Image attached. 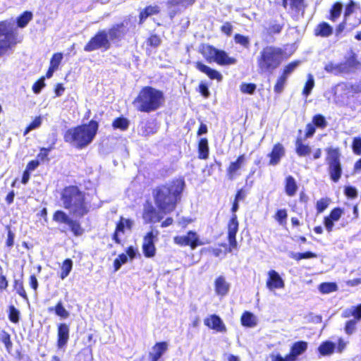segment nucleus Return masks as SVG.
I'll return each mask as SVG.
<instances>
[{"label":"nucleus","mask_w":361,"mask_h":361,"mask_svg":"<svg viewBox=\"0 0 361 361\" xmlns=\"http://www.w3.org/2000/svg\"><path fill=\"white\" fill-rule=\"evenodd\" d=\"M283 50L274 46H267L260 51L257 58V66L259 74H272L281 65Z\"/></svg>","instance_id":"obj_5"},{"label":"nucleus","mask_w":361,"mask_h":361,"mask_svg":"<svg viewBox=\"0 0 361 361\" xmlns=\"http://www.w3.org/2000/svg\"><path fill=\"white\" fill-rule=\"evenodd\" d=\"M160 13V8L157 5H148L142 9L139 13V25H142L147 18L157 15Z\"/></svg>","instance_id":"obj_26"},{"label":"nucleus","mask_w":361,"mask_h":361,"mask_svg":"<svg viewBox=\"0 0 361 361\" xmlns=\"http://www.w3.org/2000/svg\"><path fill=\"white\" fill-rule=\"evenodd\" d=\"M285 154L286 149L284 146L280 142H276L274 145L271 150L267 154V157L269 158V165H278Z\"/></svg>","instance_id":"obj_17"},{"label":"nucleus","mask_w":361,"mask_h":361,"mask_svg":"<svg viewBox=\"0 0 361 361\" xmlns=\"http://www.w3.org/2000/svg\"><path fill=\"white\" fill-rule=\"evenodd\" d=\"M351 148L355 154L361 155V137H353Z\"/></svg>","instance_id":"obj_64"},{"label":"nucleus","mask_w":361,"mask_h":361,"mask_svg":"<svg viewBox=\"0 0 361 361\" xmlns=\"http://www.w3.org/2000/svg\"><path fill=\"white\" fill-rule=\"evenodd\" d=\"M286 80L287 78L284 76L281 75L279 76L274 86V91L276 94H279L283 92L286 83Z\"/></svg>","instance_id":"obj_50"},{"label":"nucleus","mask_w":361,"mask_h":361,"mask_svg":"<svg viewBox=\"0 0 361 361\" xmlns=\"http://www.w3.org/2000/svg\"><path fill=\"white\" fill-rule=\"evenodd\" d=\"M196 0H168L167 5L170 7H175L181 6L183 8H187L195 4Z\"/></svg>","instance_id":"obj_49"},{"label":"nucleus","mask_w":361,"mask_h":361,"mask_svg":"<svg viewBox=\"0 0 361 361\" xmlns=\"http://www.w3.org/2000/svg\"><path fill=\"white\" fill-rule=\"evenodd\" d=\"M348 18L343 17V20L336 26L335 35L336 37H339L343 32L346 27L348 25Z\"/></svg>","instance_id":"obj_63"},{"label":"nucleus","mask_w":361,"mask_h":361,"mask_svg":"<svg viewBox=\"0 0 361 361\" xmlns=\"http://www.w3.org/2000/svg\"><path fill=\"white\" fill-rule=\"evenodd\" d=\"M98 128L99 123L93 119L87 123L68 128L63 134L64 142L73 145L77 149H83L93 141Z\"/></svg>","instance_id":"obj_3"},{"label":"nucleus","mask_w":361,"mask_h":361,"mask_svg":"<svg viewBox=\"0 0 361 361\" xmlns=\"http://www.w3.org/2000/svg\"><path fill=\"white\" fill-rule=\"evenodd\" d=\"M314 87V80L311 74L308 75L307 80L302 90V94L307 97Z\"/></svg>","instance_id":"obj_53"},{"label":"nucleus","mask_w":361,"mask_h":361,"mask_svg":"<svg viewBox=\"0 0 361 361\" xmlns=\"http://www.w3.org/2000/svg\"><path fill=\"white\" fill-rule=\"evenodd\" d=\"M343 316L344 317H353V319L357 322L361 320V304L345 309L343 312Z\"/></svg>","instance_id":"obj_33"},{"label":"nucleus","mask_w":361,"mask_h":361,"mask_svg":"<svg viewBox=\"0 0 361 361\" xmlns=\"http://www.w3.org/2000/svg\"><path fill=\"white\" fill-rule=\"evenodd\" d=\"M129 120L123 116L116 118L111 123L114 129H119L122 131L126 130L129 128Z\"/></svg>","instance_id":"obj_34"},{"label":"nucleus","mask_w":361,"mask_h":361,"mask_svg":"<svg viewBox=\"0 0 361 361\" xmlns=\"http://www.w3.org/2000/svg\"><path fill=\"white\" fill-rule=\"evenodd\" d=\"M128 30L126 28L124 22L114 24L108 30L107 34L109 42H119L124 38Z\"/></svg>","instance_id":"obj_16"},{"label":"nucleus","mask_w":361,"mask_h":361,"mask_svg":"<svg viewBox=\"0 0 361 361\" xmlns=\"http://www.w3.org/2000/svg\"><path fill=\"white\" fill-rule=\"evenodd\" d=\"M198 159H207L209 155V141L207 137H202L197 142Z\"/></svg>","instance_id":"obj_30"},{"label":"nucleus","mask_w":361,"mask_h":361,"mask_svg":"<svg viewBox=\"0 0 361 361\" xmlns=\"http://www.w3.org/2000/svg\"><path fill=\"white\" fill-rule=\"evenodd\" d=\"M319 290L322 293H330L338 290L336 282H324L319 284Z\"/></svg>","instance_id":"obj_42"},{"label":"nucleus","mask_w":361,"mask_h":361,"mask_svg":"<svg viewBox=\"0 0 361 361\" xmlns=\"http://www.w3.org/2000/svg\"><path fill=\"white\" fill-rule=\"evenodd\" d=\"M274 218L281 226H285L287 222L288 212L286 209H277L274 215Z\"/></svg>","instance_id":"obj_41"},{"label":"nucleus","mask_w":361,"mask_h":361,"mask_svg":"<svg viewBox=\"0 0 361 361\" xmlns=\"http://www.w3.org/2000/svg\"><path fill=\"white\" fill-rule=\"evenodd\" d=\"M283 28V24L274 22L269 25L267 28V34L269 35H273L279 34Z\"/></svg>","instance_id":"obj_59"},{"label":"nucleus","mask_w":361,"mask_h":361,"mask_svg":"<svg viewBox=\"0 0 361 361\" xmlns=\"http://www.w3.org/2000/svg\"><path fill=\"white\" fill-rule=\"evenodd\" d=\"M17 43V32L6 21L0 22V57L6 54Z\"/></svg>","instance_id":"obj_8"},{"label":"nucleus","mask_w":361,"mask_h":361,"mask_svg":"<svg viewBox=\"0 0 361 361\" xmlns=\"http://www.w3.org/2000/svg\"><path fill=\"white\" fill-rule=\"evenodd\" d=\"M348 23L351 30L358 27L361 24V11L352 14Z\"/></svg>","instance_id":"obj_51"},{"label":"nucleus","mask_w":361,"mask_h":361,"mask_svg":"<svg viewBox=\"0 0 361 361\" xmlns=\"http://www.w3.org/2000/svg\"><path fill=\"white\" fill-rule=\"evenodd\" d=\"M53 310H54L56 315L63 319H66L69 317V312L64 308L61 302H59L54 308H49V311H52Z\"/></svg>","instance_id":"obj_52"},{"label":"nucleus","mask_w":361,"mask_h":361,"mask_svg":"<svg viewBox=\"0 0 361 361\" xmlns=\"http://www.w3.org/2000/svg\"><path fill=\"white\" fill-rule=\"evenodd\" d=\"M307 348V343L305 341H298L293 344L290 353L297 357L306 351Z\"/></svg>","instance_id":"obj_39"},{"label":"nucleus","mask_w":361,"mask_h":361,"mask_svg":"<svg viewBox=\"0 0 361 361\" xmlns=\"http://www.w3.org/2000/svg\"><path fill=\"white\" fill-rule=\"evenodd\" d=\"M298 186L295 178L290 175L287 176L284 179V191L288 197L295 195Z\"/></svg>","instance_id":"obj_29"},{"label":"nucleus","mask_w":361,"mask_h":361,"mask_svg":"<svg viewBox=\"0 0 361 361\" xmlns=\"http://www.w3.org/2000/svg\"><path fill=\"white\" fill-rule=\"evenodd\" d=\"M342 9L343 5L341 2L336 1L334 3L329 9L327 19L333 23L336 22L340 18Z\"/></svg>","instance_id":"obj_32"},{"label":"nucleus","mask_w":361,"mask_h":361,"mask_svg":"<svg viewBox=\"0 0 361 361\" xmlns=\"http://www.w3.org/2000/svg\"><path fill=\"white\" fill-rule=\"evenodd\" d=\"M325 151L326 152V162L329 178L332 182L338 183L343 174L341 149L339 147H327Z\"/></svg>","instance_id":"obj_7"},{"label":"nucleus","mask_w":361,"mask_h":361,"mask_svg":"<svg viewBox=\"0 0 361 361\" xmlns=\"http://www.w3.org/2000/svg\"><path fill=\"white\" fill-rule=\"evenodd\" d=\"M32 16L31 11H25L23 12L16 19L18 27L20 28L25 27L32 19Z\"/></svg>","instance_id":"obj_38"},{"label":"nucleus","mask_w":361,"mask_h":361,"mask_svg":"<svg viewBox=\"0 0 361 361\" xmlns=\"http://www.w3.org/2000/svg\"><path fill=\"white\" fill-rule=\"evenodd\" d=\"M73 268V261L70 258L66 259L61 266V272L59 276L61 279L66 278Z\"/></svg>","instance_id":"obj_40"},{"label":"nucleus","mask_w":361,"mask_h":361,"mask_svg":"<svg viewBox=\"0 0 361 361\" xmlns=\"http://www.w3.org/2000/svg\"><path fill=\"white\" fill-rule=\"evenodd\" d=\"M216 293H228L230 291L231 283L223 275L218 276L214 282Z\"/></svg>","instance_id":"obj_28"},{"label":"nucleus","mask_w":361,"mask_h":361,"mask_svg":"<svg viewBox=\"0 0 361 361\" xmlns=\"http://www.w3.org/2000/svg\"><path fill=\"white\" fill-rule=\"evenodd\" d=\"M54 144L55 142H54L49 147H41L39 149V152L37 155L36 159L39 160V162L49 161V159L48 156L50 151L54 148Z\"/></svg>","instance_id":"obj_44"},{"label":"nucleus","mask_w":361,"mask_h":361,"mask_svg":"<svg viewBox=\"0 0 361 361\" xmlns=\"http://www.w3.org/2000/svg\"><path fill=\"white\" fill-rule=\"evenodd\" d=\"M300 61H293L288 63L287 65L284 66L281 75L287 78L288 75L290 74L295 69V68L300 64Z\"/></svg>","instance_id":"obj_54"},{"label":"nucleus","mask_w":361,"mask_h":361,"mask_svg":"<svg viewBox=\"0 0 361 361\" xmlns=\"http://www.w3.org/2000/svg\"><path fill=\"white\" fill-rule=\"evenodd\" d=\"M185 188L183 178H174L164 184L157 185L152 191L154 203L169 214L174 212L181 200Z\"/></svg>","instance_id":"obj_1"},{"label":"nucleus","mask_w":361,"mask_h":361,"mask_svg":"<svg viewBox=\"0 0 361 361\" xmlns=\"http://www.w3.org/2000/svg\"><path fill=\"white\" fill-rule=\"evenodd\" d=\"M198 52L209 63H216L219 66H224L233 65L237 62V59L229 56L226 51L219 49L209 44H201L198 47Z\"/></svg>","instance_id":"obj_6"},{"label":"nucleus","mask_w":361,"mask_h":361,"mask_svg":"<svg viewBox=\"0 0 361 361\" xmlns=\"http://www.w3.org/2000/svg\"><path fill=\"white\" fill-rule=\"evenodd\" d=\"M111 47L108 34L105 30L97 31L84 46V50L90 52L97 49L108 50Z\"/></svg>","instance_id":"obj_9"},{"label":"nucleus","mask_w":361,"mask_h":361,"mask_svg":"<svg viewBox=\"0 0 361 361\" xmlns=\"http://www.w3.org/2000/svg\"><path fill=\"white\" fill-rule=\"evenodd\" d=\"M69 338V327L66 324H61L58 327V346L62 348L66 345Z\"/></svg>","instance_id":"obj_31"},{"label":"nucleus","mask_w":361,"mask_h":361,"mask_svg":"<svg viewBox=\"0 0 361 361\" xmlns=\"http://www.w3.org/2000/svg\"><path fill=\"white\" fill-rule=\"evenodd\" d=\"M336 348V345L331 341L323 342L318 348L319 353L323 356L331 355Z\"/></svg>","instance_id":"obj_36"},{"label":"nucleus","mask_w":361,"mask_h":361,"mask_svg":"<svg viewBox=\"0 0 361 361\" xmlns=\"http://www.w3.org/2000/svg\"><path fill=\"white\" fill-rule=\"evenodd\" d=\"M164 92L152 86L142 87L132 104L137 111L151 113L160 109L164 104Z\"/></svg>","instance_id":"obj_4"},{"label":"nucleus","mask_w":361,"mask_h":361,"mask_svg":"<svg viewBox=\"0 0 361 361\" xmlns=\"http://www.w3.org/2000/svg\"><path fill=\"white\" fill-rule=\"evenodd\" d=\"M194 66L197 71L205 74L210 80H215L217 82L222 81L223 75L219 71L205 65L200 61H196Z\"/></svg>","instance_id":"obj_19"},{"label":"nucleus","mask_w":361,"mask_h":361,"mask_svg":"<svg viewBox=\"0 0 361 361\" xmlns=\"http://www.w3.org/2000/svg\"><path fill=\"white\" fill-rule=\"evenodd\" d=\"M331 200L328 197L319 199L316 203V209L318 214L323 212L329 205Z\"/></svg>","instance_id":"obj_58"},{"label":"nucleus","mask_w":361,"mask_h":361,"mask_svg":"<svg viewBox=\"0 0 361 361\" xmlns=\"http://www.w3.org/2000/svg\"><path fill=\"white\" fill-rule=\"evenodd\" d=\"M42 124V118L40 116H36L32 122L25 128L23 135H26L30 130L39 128Z\"/></svg>","instance_id":"obj_55"},{"label":"nucleus","mask_w":361,"mask_h":361,"mask_svg":"<svg viewBox=\"0 0 361 361\" xmlns=\"http://www.w3.org/2000/svg\"><path fill=\"white\" fill-rule=\"evenodd\" d=\"M204 324L209 328L216 330V331L223 332L226 330L221 318L215 314L211 315L204 320Z\"/></svg>","instance_id":"obj_27"},{"label":"nucleus","mask_w":361,"mask_h":361,"mask_svg":"<svg viewBox=\"0 0 361 361\" xmlns=\"http://www.w3.org/2000/svg\"><path fill=\"white\" fill-rule=\"evenodd\" d=\"M311 152L310 147L302 142L301 138H297L295 140V152L299 157H306Z\"/></svg>","instance_id":"obj_35"},{"label":"nucleus","mask_w":361,"mask_h":361,"mask_svg":"<svg viewBox=\"0 0 361 361\" xmlns=\"http://www.w3.org/2000/svg\"><path fill=\"white\" fill-rule=\"evenodd\" d=\"M257 89V85L255 83L243 82L240 85V90L244 94H252Z\"/></svg>","instance_id":"obj_60"},{"label":"nucleus","mask_w":361,"mask_h":361,"mask_svg":"<svg viewBox=\"0 0 361 361\" xmlns=\"http://www.w3.org/2000/svg\"><path fill=\"white\" fill-rule=\"evenodd\" d=\"M334 34V27L326 21L319 22L313 30V35L317 37L328 38Z\"/></svg>","instance_id":"obj_22"},{"label":"nucleus","mask_w":361,"mask_h":361,"mask_svg":"<svg viewBox=\"0 0 361 361\" xmlns=\"http://www.w3.org/2000/svg\"><path fill=\"white\" fill-rule=\"evenodd\" d=\"M281 5L293 18L303 17L307 7L305 0H282Z\"/></svg>","instance_id":"obj_12"},{"label":"nucleus","mask_w":361,"mask_h":361,"mask_svg":"<svg viewBox=\"0 0 361 361\" xmlns=\"http://www.w3.org/2000/svg\"><path fill=\"white\" fill-rule=\"evenodd\" d=\"M127 261L128 257L126 254L121 253L118 255V257H116L114 261V271H118L123 264L127 262Z\"/></svg>","instance_id":"obj_62"},{"label":"nucleus","mask_w":361,"mask_h":361,"mask_svg":"<svg viewBox=\"0 0 361 361\" xmlns=\"http://www.w3.org/2000/svg\"><path fill=\"white\" fill-rule=\"evenodd\" d=\"M169 345L166 342H158L152 348L149 353L151 361H159L162 355L167 351Z\"/></svg>","instance_id":"obj_24"},{"label":"nucleus","mask_w":361,"mask_h":361,"mask_svg":"<svg viewBox=\"0 0 361 361\" xmlns=\"http://www.w3.org/2000/svg\"><path fill=\"white\" fill-rule=\"evenodd\" d=\"M239 223L236 214L231 215L227 224V235H236L238 231Z\"/></svg>","instance_id":"obj_37"},{"label":"nucleus","mask_w":361,"mask_h":361,"mask_svg":"<svg viewBox=\"0 0 361 361\" xmlns=\"http://www.w3.org/2000/svg\"><path fill=\"white\" fill-rule=\"evenodd\" d=\"M159 234L158 231H150L147 232L143 238L142 252L145 257L151 258L155 255L156 247L154 240Z\"/></svg>","instance_id":"obj_15"},{"label":"nucleus","mask_w":361,"mask_h":361,"mask_svg":"<svg viewBox=\"0 0 361 361\" xmlns=\"http://www.w3.org/2000/svg\"><path fill=\"white\" fill-rule=\"evenodd\" d=\"M324 71L327 73H334V74H340L343 73L341 66V62L339 63H334L333 62H329L326 63L324 68Z\"/></svg>","instance_id":"obj_47"},{"label":"nucleus","mask_w":361,"mask_h":361,"mask_svg":"<svg viewBox=\"0 0 361 361\" xmlns=\"http://www.w3.org/2000/svg\"><path fill=\"white\" fill-rule=\"evenodd\" d=\"M53 221L58 224H66L69 226L70 231L75 236H80L84 232L85 229L82 228L79 221L73 219L62 210H56L53 214Z\"/></svg>","instance_id":"obj_10"},{"label":"nucleus","mask_w":361,"mask_h":361,"mask_svg":"<svg viewBox=\"0 0 361 361\" xmlns=\"http://www.w3.org/2000/svg\"><path fill=\"white\" fill-rule=\"evenodd\" d=\"M311 122L316 126V128L322 130L324 129L327 126L326 118L321 114H317L313 116Z\"/></svg>","instance_id":"obj_46"},{"label":"nucleus","mask_w":361,"mask_h":361,"mask_svg":"<svg viewBox=\"0 0 361 361\" xmlns=\"http://www.w3.org/2000/svg\"><path fill=\"white\" fill-rule=\"evenodd\" d=\"M235 44H240L244 48H249L250 45V38L247 36L237 33L233 36Z\"/></svg>","instance_id":"obj_48"},{"label":"nucleus","mask_w":361,"mask_h":361,"mask_svg":"<svg viewBox=\"0 0 361 361\" xmlns=\"http://www.w3.org/2000/svg\"><path fill=\"white\" fill-rule=\"evenodd\" d=\"M20 312L13 305H10L8 309V319L13 323H18L19 321Z\"/></svg>","instance_id":"obj_61"},{"label":"nucleus","mask_w":361,"mask_h":361,"mask_svg":"<svg viewBox=\"0 0 361 361\" xmlns=\"http://www.w3.org/2000/svg\"><path fill=\"white\" fill-rule=\"evenodd\" d=\"M343 213V209L337 207L332 209L328 216L324 217V224L329 233L333 231L334 221H338Z\"/></svg>","instance_id":"obj_21"},{"label":"nucleus","mask_w":361,"mask_h":361,"mask_svg":"<svg viewBox=\"0 0 361 361\" xmlns=\"http://www.w3.org/2000/svg\"><path fill=\"white\" fill-rule=\"evenodd\" d=\"M147 44L150 47H158L161 42V39L157 34H150L146 40Z\"/></svg>","instance_id":"obj_56"},{"label":"nucleus","mask_w":361,"mask_h":361,"mask_svg":"<svg viewBox=\"0 0 361 361\" xmlns=\"http://www.w3.org/2000/svg\"><path fill=\"white\" fill-rule=\"evenodd\" d=\"M241 323L243 326L253 327L256 325L255 317L249 312H245L241 317Z\"/></svg>","instance_id":"obj_43"},{"label":"nucleus","mask_w":361,"mask_h":361,"mask_svg":"<svg viewBox=\"0 0 361 361\" xmlns=\"http://www.w3.org/2000/svg\"><path fill=\"white\" fill-rule=\"evenodd\" d=\"M158 126L154 121L140 122L139 124V134L142 137H149L157 132Z\"/></svg>","instance_id":"obj_25"},{"label":"nucleus","mask_w":361,"mask_h":361,"mask_svg":"<svg viewBox=\"0 0 361 361\" xmlns=\"http://www.w3.org/2000/svg\"><path fill=\"white\" fill-rule=\"evenodd\" d=\"M132 226L133 221L130 219H124L123 216H121L118 221L116 223L115 231L111 235V238L114 243L116 244H121V240L118 236V234L124 233L126 227L130 230Z\"/></svg>","instance_id":"obj_20"},{"label":"nucleus","mask_w":361,"mask_h":361,"mask_svg":"<svg viewBox=\"0 0 361 361\" xmlns=\"http://www.w3.org/2000/svg\"><path fill=\"white\" fill-rule=\"evenodd\" d=\"M245 163L246 157L244 154H239L234 161H231L226 169L227 178L232 180L239 176Z\"/></svg>","instance_id":"obj_14"},{"label":"nucleus","mask_w":361,"mask_h":361,"mask_svg":"<svg viewBox=\"0 0 361 361\" xmlns=\"http://www.w3.org/2000/svg\"><path fill=\"white\" fill-rule=\"evenodd\" d=\"M216 166L220 169L221 163L219 161L215 160L214 163L205 165L202 171L206 176H211L213 175Z\"/></svg>","instance_id":"obj_57"},{"label":"nucleus","mask_w":361,"mask_h":361,"mask_svg":"<svg viewBox=\"0 0 361 361\" xmlns=\"http://www.w3.org/2000/svg\"><path fill=\"white\" fill-rule=\"evenodd\" d=\"M290 258L295 261H300L303 259L316 258L317 254L311 251H307L305 252H292L290 255Z\"/></svg>","instance_id":"obj_45"},{"label":"nucleus","mask_w":361,"mask_h":361,"mask_svg":"<svg viewBox=\"0 0 361 361\" xmlns=\"http://www.w3.org/2000/svg\"><path fill=\"white\" fill-rule=\"evenodd\" d=\"M266 286L269 290H274L283 288L285 286V283L276 271L271 269L267 273Z\"/></svg>","instance_id":"obj_18"},{"label":"nucleus","mask_w":361,"mask_h":361,"mask_svg":"<svg viewBox=\"0 0 361 361\" xmlns=\"http://www.w3.org/2000/svg\"><path fill=\"white\" fill-rule=\"evenodd\" d=\"M343 73H350L355 70L361 69V61L357 60L356 54L352 52L345 61L341 62Z\"/></svg>","instance_id":"obj_23"},{"label":"nucleus","mask_w":361,"mask_h":361,"mask_svg":"<svg viewBox=\"0 0 361 361\" xmlns=\"http://www.w3.org/2000/svg\"><path fill=\"white\" fill-rule=\"evenodd\" d=\"M173 242L180 247L189 246L192 250L204 244L194 231H188L185 235H176Z\"/></svg>","instance_id":"obj_13"},{"label":"nucleus","mask_w":361,"mask_h":361,"mask_svg":"<svg viewBox=\"0 0 361 361\" xmlns=\"http://www.w3.org/2000/svg\"><path fill=\"white\" fill-rule=\"evenodd\" d=\"M60 198L63 208L76 217H83L90 212V205L86 200L85 192L77 185L65 186L61 190Z\"/></svg>","instance_id":"obj_2"},{"label":"nucleus","mask_w":361,"mask_h":361,"mask_svg":"<svg viewBox=\"0 0 361 361\" xmlns=\"http://www.w3.org/2000/svg\"><path fill=\"white\" fill-rule=\"evenodd\" d=\"M166 214L169 213L166 211L157 208L152 203H147L144 207L142 217L145 224H154L160 222Z\"/></svg>","instance_id":"obj_11"}]
</instances>
